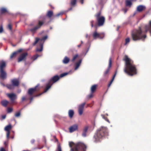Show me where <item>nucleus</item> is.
Here are the masks:
<instances>
[{
  "mask_svg": "<svg viewBox=\"0 0 151 151\" xmlns=\"http://www.w3.org/2000/svg\"><path fill=\"white\" fill-rule=\"evenodd\" d=\"M8 28L10 30L12 29V26L11 24H9L8 26Z\"/></svg>",
  "mask_w": 151,
  "mask_h": 151,
  "instance_id": "44",
  "label": "nucleus"
},
{
  "mask_svg": "<svg viewBox=\"0 0 151 151\" xmlns=\"http://www.w3.org/2000/svg\"><path fill=\"white\" fill-rule=\"evenodd\" d=\"M72 9V8H70L69 9V10H71V9Z\"/></svg>",
  "mask_w": 151,
  "mask_h": 151,
  "instance_id": "58",
  "label": "nucleus"
},
{
  "mask_svg": "<svg viewBox=\"0 0 151 151\" xmlns=\"http://www.w3.org/2000/svg\"><path fill=\"white\" fill-rule=\"evenodd\" d=\"M35 142V140L34 139H32L31 141V142L32 144H34V143Z\"/></svg>",
  "mask_w": 151,
  "mask_h": 151,
  "instance_id": "50",
  "label": "nucleus"
},
{
  "mask_svg": "<svg viewBox=\"0 0 151 151\" xmlns=\"http://www.w3.org/2000/svg\"><path fill=\"white\" fill-rule=\"evenodd\" d=\"M81 45L83 43V42L82 41H81Z\"/></svg>",
  "mask_w": 151,
  "mask_h": 151,
  "instance_id": "57",
  "label": "nucleus"
},
{
  "mask_svg": "<svg viewBox=\"0 0 151 151\" xmlns=\"http://www.w3.org/2000/svg\"><path fill=\"white\" fill-rule=\"evenodd\" d=\"M101 11H99L95 15L97 23L94 25V21L93 20L91 21L90 22L91 27H92L94 26L96 28L97 26L99 27H101L103 26L104 25L105 22V19L104 16H101Z\"/></svg>",
  "mask_w": 151,
  "mask_h": 151,
  "instance_id": "4",
  "label": "nucleus"
},
{
  "mask_svg": "<svg viewBox=\"0 0 151 151\" xmlns=\"http://www.w3.org/2000/svg\"><path fill=\"white\" fill-rule=\"evenodd\" d=\"M112 64L111 58H110L109 60V65L108 68L107 70L105 72L104 75L105 76L108 75L110 69L111 67Z\"/></svg>",
  "mask_w": 151,
  "mask_h": 151,
  "instance_id": "17",
  "label": "nucleus"
},
{
  "mask_svg": "<svg viewBox=\"0 0 151 151\" xmlns=\"http://www.w3.org/2000/svg\"><path fill=\"white\" fill-rule=\"evenodd\" d=\"M57 151H62L61 147L60 145H58V146Z\"/></svg>",
  "mask_w": 151,
  "mask_h": 151,
  "instance_id": "45",
  "label": "nucleus"
},
{
  "mask_svg": "<svg viewBox=\"0 0 151 151\" xmlns=\"http://www.w3.org/2000/svg\"><path fill=\"white\" fill-rule=\"evenodd\" d=\"M85 104L86 103L84 102L79 105L78 108V112L80 115H81L82 114Z\"/></svg>",
  "mask_w": 151,
  "mask_h": 151,
  "instance_id": "15",
  "label": "nucleus"
},
{
  "mask_svg": "<svg viewBox=\"0 0 151 151\" xmlns=\"http://www.w3.org/2000/svg\"><path fill=\"white\" fill-rule=\"evenodd\" d=\"M130 42V38L129 37L126 38L125 40V43L124 45H126L128 44Z\"/></svg>",
  "mask_w": 151,
  "mask_h": 151,
  "instance_id": "31",
  "label": "nucleus"
},
{
  "mask_svg": "<svg viewBox=\"0 0 151 151\" xmlns=\"http://www.w3.org/2000/svg\"><path fill=\"white\" fill-rule=\"evenodd\" d=\"M97 86L98 85L97 84H94L92 85L91 88V93H94L97 89Z\"/></svg>",
  "mask_w": 151,
  "mask_h": 151,
  "instance_id": "19",
  "label": "nucleus"
},
{
  "mask_svg": "<svg viewBox=\"0 0 151 151\" xmlns=\"http://www.w3.org/2000/svg\"><path fill=\"white\" fill-rule=\"evenodd\" d=\"M6 115H3L2 116V118L4 119L6 118Z\"/></svg>",
  "mask_w": 151,
  "mask_h": 151,
  "instance_id": "51",
  "label": "nucleus"
},
{
  "mask_svg": "<svg viewBox=\"0 0 151 151\" xmlns=\"http://www.w3.org/2000/svg\"><path fill=\"white\" fill-rule=\"evenodd\" d=\"M40 88L39 87L38 85H37L34 88H29L28 91V94L30 96H31L34 93L38 91Z\"/></svg>",
  "mask_w": 151,
  "mask_h": 151,
  "instance_id": "10",
  "label": "nucleus"
},
{
  "mask_svg": "<svg viewBox=\"0 0 151 151\" xmlns=\"http://www.w3.org/2000/svg\"><path fill=\"white\" fill-rule=\"evenodd\" d=\"M9 103V101L5 100L2 101L1 102V103L2 106L5 107H6L7 106Z\"/></svg>",
  "mask_w": 151,
  "mask_h": 151,
  "instance_id": "23",
  "label": "nucleus"
},
{
  "mask_svg": "<svg viewBox=\"0 0 151 151\" xmlns=\"http://www.w3.org/2000/svg\"><path fill=\"white\" fill-rule=\"evenodd\" d=\"M13 46H16V45H13Z\"/></svg>",
  "mask_w": 151,
  "mask_h": 151,
  "instance_id": "61",
  "label": "nucleus"
},
{
  "mask_svg": "<svg viewBox=\"0 0 151 151\" xmlns=\"http://www.w3.org/2000/svg\"><path fill=\"white\" fill-rule=\"evenodd\" d=\"M0 151H6V150L4 148L1 147L0 149Z\"/></svg>",
  "mask_w": 151,
  "mask_h": 151,
  "instance_id": "49",
  "label": "nucleus"
},
{
  "mask_svg": "<svg viewBox=\"0 0 151 151\" xmlns=\"http://www.w3.org/2000/svg\"><path fill=\"white\" fill-rule=\"evenodd\" d=\"M88 37V35H87L86 36V37Z\"/></svg>",
  "mask_w": 151,
  "mask_h": 151,
  "instance_id": "60",
  "label": "nucleus"
},
{
  "mask_svg": "<svg viewBox=\"0 0 151 151\" xmlns=\"http://www.w3.org/2000/svg\"><path fill=\"white\" fill-rule=\"evenodd\" d=\"M52 85L51 84V83H50L48 81L47 83L46 84L45 86V87L44 91L43 92L37 95H35L34 96V97H37L40 96V95L42 94L43 93H45L51 87V86Z\"/></svg>",
  "mask_w": 151,
  "mask_h": 151,
  "instance_id": "12",
  "label": "nucleus"
},
{
  "mask_svg": "<svg viewBox=\"0 0 151 151\" xmlns=\"http://www.w3.org/2000/svg\"><path fill=\"white\" fill-rule=\"evenodd\" d=\"M48 37L47 35L44 36L40 40L41 41H42L46 40L47 38Z\"/></svg>",
  "mask_w": 151,
  "mask_h": 151,
  "instance_id": "39",
  "label": "nucleus"
},
{
  "mask_svg": "<svg viewBox=\"0 0 151 151\" xmlns=\"http://www.w3.org/2000/svg\"><path fill=\"white\" fill-rule=\"evenodd\" d=\"M89 127L88 126H85L83 131L82 133V136L83 137H85L86 136V134L88 129Z\"/></svg>",
  "mask_w": 151,
  "mask_h": 151,
  "instance_id": "18",
  "label": "nucleus"
},
{
  "mask_svg": "<svg viewBox=\"0 0 151 151\" xmlns=\"http://www.w3.org/2000/svg\"><path fill=\"white\" fill-rule=\"evenodd\" d=\"M39 56V55H38L36 54V55H34V56H33L32 57V59L33 60H35L38 58V57Z\"/></svg>",
  "mask_w": 151,
  "mask_h": 151,
  "instance_id": "37",
  "label": "nucleus"
},
{
  "mask_svg": "<svg viewBox=\"0 0 151 151\" xmlns=\"http://www.w3.org/2000/svg\"><path fill=\"white\" fill-rule=\"evenodd\" d=\"M6 96L9 98L12 103H14L15 100L17 99V95L14 93H8L6 94Z\"/></svg>",
  "mask_w": 151,
  "mask_h": 151,
  "instance_id": "11",
  "label": "nucleus"
},
{
  "mask_svg": "<svg viewBox=\"0 0 151 151\" xmlns=\"http://www.w3.org/2000/svg\"><path fill=\"white\" fill-rule=\"evenodd\" d=\"M50 6V7L52 9H54V8L51 5H49Z\"/></svg>",
  "mask_w": 151,
  "mask_h": 151,
  "instance_id": "54",
  "label": "nucleus"
},
{
  "mask_svg": "<svg viewBox=\"0 0 151 151\" xmlns=\"http://www.w3.org/2000/svg\"><path fill=\"white\" fill-rule=\"evenodd\" d=\"M145 32H142L140 27L132 32L131 37L134 41H137L141 40H144L146 38V33L148 31L151 36V21H150L149 25L145 27Z\"/></svg>",
  "mask_w": 151,
  "mask_h": 151,
  "instance_id": "1",
  "label": "nucleus"
},
{
  "mask_svg": "<svg viewBox=\"0 0 151 151\" xmlns=\"http://www.w3.org/2000/svg\"><path fill=\"white\" fill-rule=\"evenodd\" d=\"M76 2V0H71L70 1V5L71 6H74Z\"/></svg>",
  "mask_w": 151,
  "mask_h": 151,
  "instance_id": "32",
  "label": "nucleus"
},
{
  "mask_svg": "<svg viewBox=\"0 0 151 151\" xmlns=\"http://www.w3.org/2000/svg\"><path fill=\"white\" fill-rule=\"evenodd\" d=\"M7 10L6 9L2 8L0 9V12L1 14H4L7 12Z\"/></svg>",
  "mask_w": 151,
  "mask_h": 151,
  "instance_id": "30",
  "label": "nucleus"
},
{
  "mask_svg": "<svg viewBox=\"0 0 151 151\" xmlns=\"http://www.w3.org/2000/svg\"><path fill=\"white\" fill-rule=\"evenodd\" d=\"M6 66V64L5 61L3 60H0V76L3 80L5 79L6 78V73L4 70Z\"/></svg>",
  "mask_w": 151,
  "mask_h": 151,
  "instance_id": "7",
  "label": "nucleus"
},
{
  "mask_svg": "<svg viewBox=\"0 0 151 151\" xmlns=\"http://www.w3.org/2000/svg\"><path fill=\"white\" fill-rule=\"evenodd\" d=\"M132 4V3L131 1L128 0L126 1V5L127 6H130Z\"/></svg>",
  "mask_w": 151,
  "mask_h": 151,
  "instance_id": "28",
  "label": "nucleus"
},
{
  "mask_svg": "<svg viewBox=\"0 0 151 151\" xmlns=\"http://www.w3.org/2000/svg\"><path fill=\"white\" fill-rule=\"evenodd\" d=\"M13 110V109L12 108H9L7 109V112L8 113H11V112Z\"/></svg>",
  "mask_w": 151,
  "mask_h": 151,
  "instance_id": "43",
  "label": "nucleus"
},
{
  "mask_svg": "<svg viewBox=\"0 0 151 151\" xmlns=\"http://www.w3.org/2000/svg\"><path fill=\"white\" fill-rule=\"evenodd\" d=\"M23 51V49H20L18 50L17 51H15V52L17 53V54L18 53H20L22 52Z\"/></svg>",
  "mask_w": 151,
  "mask_h": 151,
  "instance_id": "41",
  "label": "nucleus"
},
{
  "mask_svg": "<svg viewBox=\"0 0 151 151\" xmlns=\"http://www.w3.org/2000/svg\"><path fill=\"white\" fill-rule=\"evenodd\" d=\"M82 60H80L79 61H78V62H76L75 65V70H77L78 68H79V67L81 63Z\"/></svg>",
  "mask_w": 151,
  "mask_h": 151,
  "instance_id": "21",
  "label": "nucleus"
},
{
  "mask_svg": "<svg viewBox=\"0 0 151 151\" xmlns=\"http://www.w3.org/2000/svg\"><path fill=\"white\" fill-rule=\"evenodd\" d=\"M81 2L82 4H83V0H81Z\"/></svg>",
  "mask_w": 151,
  "mask_h": 151,
  "instance_id": "53",
  "label": "nucleus"
},
{
  "mask_svg": "<svg viewBox=\"0 0 151 151\" xmlns=\"http://www.w3.org/2000/svg\"><path fill=\"white\" fill-rule=\"evenodd\" d=\"M78 125L77 124H75L71 126L69 128V131L70 133H72L78 130Z\"/></svg>",
  "mask_w": 151,
  "mask_h": 151,
  "instance_id": "16",
  "label": "nucleus"
},
{
  "mask_svg": "<svg viewBox=\"0 0 151 151\" xmlns=\"http://www.w3.org/2000/svg\"><path fill=\"white\" fill-rule=\"evenodd\" d=\"M70 61V59L67 56H65L63 60V63L66 64L68 63Z\"/></svg>",
  "mask_w": 151,
  "mask_h": 151,
  "instance_id": "24",
  "label": "nucleus"
},
{
  "mask_svg": "<svg viewBox=\"0 0 151 151\" xmlns=\"http://www.w3.org/2000/svg\"><path fill=\"white\" fill-rule=\"evenodd\" d=\"M53 15V12L52 11H48L46 14V16L49 18H50Z\"/></svg>",
  "mask_w": 151,
  "mask_h": 151,
  "instance_id": "22",
  "label": "nucleus"
},
{
  "mask_svg": "<svg viewBox=\"0 0 151 151\" xmlns=\"http://www.w3.org/2000/svg\"><path fill=\"white\" fill-rule=\"evenodd\" d=\"M28 55V53L25 52L22 53L20 55L18 59V62H20L22 60L26 59V57Z\"/></svg>",
  "mask_w": 151,
  "mask_h": 151,
  "instance_id": "14",
  "label": "nucleus"
},
{
  "mask_svg": "<svg viewBox=\"0 0 151 151\" xmlns=\"http://www.w3.org/2000/svg\"><path fill=\"white\" fill-rule=\"evenodd\" d=\"M26 98L24 96H23L22 98V101H23L24 100H26Z\"/></svg>",
  "mask_w": 151,
  "mask_h": 151,
  "instance_id": "48",
  "label": "nucleus"
},
{
  "mask_svg": "<svg viewBox=\"0 0 151 151\" xmlns=\"http://www.w3.org/2000/svg\"><path fill=\"white\" fill-rule=\"evenodd\" d=\"M81 46V44H80V45H78V47H80Z\"/></svg>",
  "mask_w": 151,
  "mask_h": 151,
  "instance_id": "55",
  "label": "nucleus"
},
{
  "mask_svg": "<svg viewBox=\"0 0 151 151\" xmlns=\"http://www.w3.org/2000/svg\"><path fill=\"white\" fill-rule=\"evenodd\" d=\"M31 96L29 98V99L30 100V101L31 102L33 99V97H32L31 96Z\"/></svg>",
  "mask_w": 151,
  "mask_h": 151,
  "instance_id": "52",
  "label": "nucleus"
},
{
  "mask_svg": "<svg viewBox=\"0 0 151 151\" xmlns=\"http://www.w3.org/2000/svg\"><path fill=\"white\" fill-rule=\"evenodd\" d=\"M116 72L115 73V74H114V75L111 80V81H110L109 82V83L108 86V87H110V86H111V85L113 81H114V80L115 77L116 76Z\"/></svg>",
  "mask_w": 151,
  "mask_h": 151,
  "instance_id": "27",
  "label": "nucleus"
},
{
  "mask_svg": "<svg viewBox=\"0 0 151 151\" xmlns=\"http://www.w3.org/2000/svg\"><path fill=\"white\" fill-rule=\"evenodd\" d=\"M12 128L11 124H9L6 126L5 128L4 129L6 131H10Z\"/></svg>",
  "mask_w": 151,
  "mask_h": 151,
  "instance_id": "26",
  "label": "nucleus"
},
{
  "mask_svg": "<svg viewBox=\"0 0 151 151\" xmlns=\"http://www.w3.org/2000/svg\"><path fill=\"white\" fill-rule=\"evenodd\" d=\"M40 49L37 48L36 51L37 52H41L42 51L43 49V45L42 44L40 45Z\"/></svg>",
  "mask_w": 151,
  "mask_h": 151,
  "instance_id": "34",
  "label": "nucleus"
},
{
  "mask_svg": "<svg viewBox=\"0 0 151 151\" xmlns=\"http://www.w3.org/2000/svg\"><path fill=\"white\" fill-rule=\"evenodd\" d=\"M39 40V38H36L35 41L32 44L33 46L35 45L38 42Z\"/></svg>",
  "mask_w": 151,
  "mask_h": 151,
  "instance_id": "33",
  "label": "nucleus"
},
{
  "mask_svg": "<svg viewBox=\"0 0 151 151\" xmlns=\"http://www.w3.org/2000/svg\"><path fill=\"white\" fill-rule=\"evenodd\" d=\"M101 116H102V118L105 119V120L107 121L109 123H110V122L109 120L108 119V118L105 116L104 115H101Z\"/></svg>",
  "mask_w": 151,
  "mask_h": 151,
  "instance_id": "36",
  "label": "nucleus"
},
{
  "mask_svg": "<svg viewBox=\"0 0 151 151\" xmlns=\"http://www.w3.org/2000/svg\"><path fill=\"white\" fill-rule=\"evenodd\" d=\"M12 84H7L6 87L10 90H13L15 87H18L19 85V82L17 79L15 78L11 80Z\"/></svg>",
  "mask_w": 151,
  "mask_h": 151,
  "instance_id": "8",
  "label": "nucleus"
},
{
  "mask_svg": "<svg viewBox=\"0 0 151 151\" xmlns=\"http://www.w3.org/2000/svg\"><path fill=\"white\" fill-rule=\"evenodd\" d=\"M123 60L125 63V67L124 70V72L131 76L136 75L137 73V69L133 62L127 55L124 56Z\"/></svg>",
  "mask_w": 151,
  "mask_h": 151,
  "instance_id": "2",
  "label": "nucleus"
},
{
  "mask_svg": "<svg viewBox=\"0 0 151 151\" xmlns=\"http://www.w3.org/2000/svg\"><path fill=\"white\" fill-rule=\"evenodd\" d=\"M93 93H91L87 97L88 99H91L93 97Z\"/></svg>",
  "mask_w": 151,
  "mask_h": 151,
  "instance_id": "42",
  "label": "nucleus"
},
{
  "mask_svg": "<svg viewBox=\"0 0 151 151\" xmlns=\"http://www.w3.org/2000/svg\"><path fill=\"white\" fill-rule=\"evenodd\" d=\"M78 54H76L75 55H74L73 57V59L72 60V61L73 62L78 57Z\"/></svg>",
  "mask_w": 151,
  "mask_h": 151,
  "instance_id": "35",
  "label": "nucleus"
},
{
  "mask_svg": "<svg viewBox=\"0 0 151 151\" xmlns=\"http://www.w3.org/2000/svg\"><path fill=\"white\" fill-rule=\"evenodd\" d=\"M3 31V29L2 26L0 27V33H1Z\"/></svg>",
  "mask_w": 151,
  "mask_h": 151,
  "instance_id": "47",
  "label": "nucleus"
},
{
  "mask_svg": "<svg viewBox=\"0 0 151 151\" xmlns=\"http://www.w3.org/2000/svg\"><path fill=\"white\" fill-rule=\"evenodd\" d=\"M42 19L37 20L36 25L33 27L29 29V31L32 33L33 35L36 33L37 31L40 29L42 26L45 24V17L44 16L42 17Z\"/></svg>",
  "mask_w": 151,
  "mask_h": 151,
  "instance_id": "6",
  "label": "nucleus"
},
{
  "mask_svg": "<svg viewBox=\"0 0 151 151\" xmlns=\"http://www.w3.org/2000/svg\"><path fill=\"white\" fill-rule=\"evenodd\" d=\"M87 106H89V105L88 104Z\"/></svg>",
  "mask_w": 151,
  "mask_h": 151,
  "instance_id": "59",
  "label": "nucleus"
},
{
  "mask_svg": "<svg viewBox=\"0 0 151 151\" xmlns=\"http://www.w3.org/2000/svg\"><path fill=\"white\" fill-rule=\"evenodd\" d=\"M1 84L2 85H3V86H5V85H4V83H1Z\"/></svg>",
  "mask_w": 151,
  "mask_h": 151,
  "instance_id": "56",
  "label": "nucleus"
},
{
  "mask_svg": "<svg viewBox=\"0 0 151 151\" xmlns=\"http://www.w3.org/2000/svg\"><path fill=\"white\" fill-rule=\"evenodd\" d=\"M62 13H58L57 14L54 15V18L55 17H59V16L61 15L62 14Z\"/></svg>",
  "mask_w": 151,
  "mask_h": 151,
  "instance_id": "40",
  "label": "nucleus"
},
{
  "mask_svg": "<svg viewBox=\"0 0 151 151\" xmlns=\"http://www.w3.org/2000/svg\"><path fill=\"white\" fill-rule=\"evenodd\" d=\"M17 55V53L15 52V51L14 52L10 55V59H12L13 58H15L16 56Z\"/></svg>",
  "mask_w": 151,
  "mask_h": 151,
  "instance_id": "29",
  "label": "nucleus"
},
{
  "mask_svg": "<svg viewBox=\"0 0 151 151\" xmlns=\"http://www.w3.org/2000/svg\"><path fill=\"white\" fill-rule=\"evenodd\" d=\"M69 145L71 148V151H85L86 148L85 145L81 142H78L75 145L73 142H70Z\"/></svg>",
  "mask_w": 151,
  "mask_h": 151,
  "instance_id": "5",
  "label": "nucleus"
},
{
  "mask_svg": "<svg viewBox=\"0 0 151 151\" xmlns=\"http://www.w3.org/2000/svg\"><path fill=\"white\" fill-rule=\"evenodd\" d=\"M107 134L106 128L105 127H101L97 130L93 136L94 142L96 143L100 142V140L107 135Z\"/></svg>",
  "mask_w": 151,
  "mask_h": 151,
  "instance_id": "3",
  "label": "nucleus"
},
{
  "mask_svg": "<svg viewBox=\"0 0 151 151\" xmlns=\"http://www.w3.org/2000/svg\"><path fill=\"white\" fill-rule=\"evenodd\" d=\"M20 111H19L15 113V116L16 117H19L20 116Z\"/></svg>",
  "mask_w": 151,
  "mask_h": 151,
  "instance_id": "38",
  "label": "nucleus"
},
{
  "mask_svg": "<svg viewBox=\"0 0 151 151\" xmlns=\"http://www.w3.org/2000/svg\"><path fill=\"white\" fill-rule=\"evenodd\" d=\"M145 7L142 5H139L138 6L137 8V11L139 12H140L145 10Z\"/></svg>",
  "mask_w": 151,
  "mask_h": 151,
  "instance_id": "20",
  "label": "nucleus"
},
{
  "mask_svg": "<svg viewBox=\"0 0 151 151\" xmlns=\"http://www.w3.org/2000/svg\"><path fill=\"white\" fill-rule=\"evenodd\" d=\"M68 116L69 117L71 118H72L74 114V112L73 110H69L68 112Z\"/></svg>",
  "mask_w": 151,
  "mask_h": 151,
  "instance_id": "25",
  "label": "nucleus"
},
{
  "mask_svg": "<svg viewBox=\"0 0 151 151\" xmlns=\"http://www.w3.org/2000/svg\"><path fill=\"white\" fill-rule=\"evenodd\" d=\"M68 74L67 73H64L61 74L59 76L57 75H55L52 77L49 81L50 83L51 84H53L54 83L58 81L60 78H62Z\"/></svg>",
  "mask_w": 151,
  "mask_h": 151,
  "instance_id": "9",
  "label": "nucleus"
},
{
  "mask_svg": "<svg viewBox=\"0 0 151 151\" xmlns=\"http://www.w3.org/2000/svg\"><path fill=\"white\" fill-rule=\"evenodd\" d=\"M93 37L94 39H96L97 38H99L100 39H103L104 36V35L101 33H98L96 30L95 31L93 34Z\"/></svg>",
  "mask_w": 151,
  "mask_h": 151,
  "instance_id": "13",
  "label": "nucleus"
},
{
  "mask_svg": "<svg viewBox=\"0 0 151 151\" xmlns=\"http://www.w3.org/2000/svg\"><path fill=\"white\" fill-rule=\"evenodd\" d=\"M10 134V131H7L6 137L7 138H9Z\"/></svg>",
  "mask_w": 151,
  "mask_h": 151,
  "instance_id": "46",
  "label": "nucleus"
}]
</instances>
